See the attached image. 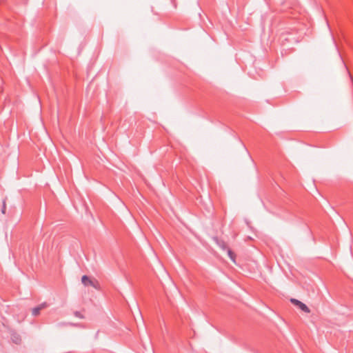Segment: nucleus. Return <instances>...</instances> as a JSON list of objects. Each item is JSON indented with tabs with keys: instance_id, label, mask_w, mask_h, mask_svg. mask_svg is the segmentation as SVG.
Instances as JSON below:
<instances>
[{
	"instance_id": "f257e3e1",
	"label": "nucleus",
	"mask_w": 353,
	"mask_h": 353,
	"mask_svg": "<svg viewBox=\"0 0 353 353\" xmlns=\"http://www.w3.org/2000/svg\"><path fill=\"white\" fill-rule=\"evenodd\" d=\"M214 240L215 241V242L219 246L220 248H221L223 250H226L227 251L229 257L233 261H234L235 254H234V252L230 248H228L226 243L224 241H223V240L219 239L217 237H214Z\"/></svg>"
},
{
	"instance_id": "f03ea898",
	"label": "nucleus",
	"mask_w": 353,
	"mask_h": 353,
	"mask_svg": "<svg viewBox=\"0 0 353 353\" xmlns=\"http://www.w3.org/2000/svg\"><path fill=\"white\" fill-rule=\"evenodd\" d=\"M290 301L295 305L298 306L302 311L305 312V313L310 312V310L309 309V307L301 301L296 299H291Z\"/></svg>"
},
{
	"instance_id": "7ed1b4c3",
	"label": "nucleus",
	"mask_w": 353,
	"mask_h": 353,
	"mask_svg": "<svg viewBox=\"0 0 353 353\" xmlns=\"http://www.w3.org/2000/svg\"><path fill=\"white\" fill-rule=\"evenodd\" d=\"M81 282L85 286L91 285L94 288H97L98 282L90 280L89 277L86 275H83L82 276Z\"/></svg>"
},
{
	"instance_id": "20e7f679",
	"label": "nucleus",
	"mask_w": 353,
	"mask_h": 353,
	"mask_svg": "<svg viewBox=\"0 0 353 353\" xmlns=\"http://www.w3.org/2000/svg\"><path fill=\"white\" fill-rule=\"evenodd\" d=\"M11 338H12V341L16 344H19L21 342L20 336L19 334H17V333H13L12 334Z\"/></svg>"
},
{
	"instance_id": "39448f33",
	"label": "nucleus",
	"mask_w": 353,
	"mask_h": 353,
	"mask_svg": "<svg viewBox=\"0 0 353 353\" xmlns=\"http://www.w3.org/2000/svg\"><path fill=\"white\" fill-rule=\"evenodd\" d=\"M40 308L38 306H37L32 309V314L34 316H38L40 313Z\"/></svg>"
},
{
	"instance_id": "423d86ee",
	"label": "nucleus",
	"mask_w": 353,
	"mask_h": 353,
	"mask_svg": "<svg viewBox=\"0 0 353 353\" xmlns=\"http://www.w3.org/2000/svg\"><path fill=\"white\" fill-rule=\"evenodd\" d=\"M6 211V199L3 201V205L1 208V212L2 214H5Z\"/></svg>"
},
{
	"instance_id": "0eeeda50",
	"label": "nucleus",
	"mask_w": 353,
	"mask_h": 353,
	"mask_svg": "<svg viewBox=\"0 0 353 353\" xmlns=\"http://www.w3.org/2000/svg\"><path fill=\"white\" fill-rule=\"evenodd\" d=\"M74 315L76 317L79 318V319H83L84 318L83 315L80 312H79V311H75L74 312Z\"/></svg>"
},
{
	"instance_id": "6e6552de",
	"label": "nucleus",
	"mask_w": 353,
	"mask_h": 353,
	"mask_svg": "<svg viewBox=\"0 0 353 353\" xmlns=\"http://www.w3.org/2000/svg\"><path fill=\"white\" fill-rule=\"evenodd\" d=\"M38 307L41 310H43L44 308L47 307H48V304L46 302H44V303H42L40 305H39Z\"/></svg>"
}]
</instances>
